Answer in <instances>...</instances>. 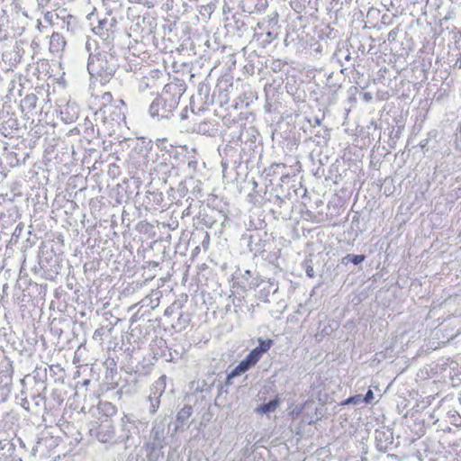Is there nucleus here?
<instances>
[{"label":"nucleus","mask_w":461,"mask_h":461,"mask_svg":"<svg viewBox=\"0 0 461 461\" xmlns=\"http://www.w3.org/2000/svg\"><path fill=\"white\" fill-rule=\"evenodd\" d=\"M185 92V85L183 82L173 81L167 84L161 94L149 105V115L161 119L170 118Z\"/></svg>","instance_id":"obj_1"},{"label":"nucleus","mask_w":461,"mask_h":461,"mask_svg":"<svg viewBox=\"0 0 461 461\" xmlns=\"http://www.w3.org/2000/svg\"><path fill=\"white\" fill-rule=\"evenodd\" d=\"M118 66L117 59L111 53L99 51L89 54L87 62L88 73L92 78L99 80L102 85L110 82Z\"/></svg>","instance_id":"obj_2"},{"label":"nucleus","mask_w":461,"mask_h":461,"mask_svg":"<svg viewBox=\"0 0 461 461\" xmlns=\"http://www.w3.org/2000/svg\"><path fill=\"white\" fill-rule=\"evenodd\" d=\"M278 14L276 13L267 15L259 22L255 29L254 37L260 41L261 45L266 47L280 34V25L278 23Z\"/></svg>","instance_id":"obj_3"},{"label":"nucleus","mask_w":461,"mask_h":461,"mask_svg":"<svg viewBox=\"0 0 461 461\" xmlns=\"http://www.w3.org/2000/svg\"><path fill=\"white\" fill-rule=\"evenodd\" d=\"M166 389V376H160L157 381H155L150 388L149 394L147 398V409L150 415H153L157 412L158 409L160 405V398L163 395Z\"/></svg>","instance_id":"obj_4"},{"label":"nucleus","mask_w":461,"mask_h":461,"mask_svg":"<svg viewBox=\"0 0 461 461\" xmlns=\"http://www.w3.org/2000/svg\"><path fill=\"white\" fill-rule=\"evenodd\" d=\"M95 115H101L104 122L111 121L120 124L121 122L125 120L124 102L118 100L112 105L100 106Z\"/></svg>","instance_id":"obj_5"},{"label":"nucleus","mask_w":461,"mask_h":461,"mask_svg":"<svg viewBox=\"0 0 461 461\" xmlns=\"http://www.w3.org/2000/svg\"><path fill=\"white\" fill-rule=\"evenodd\" d=\"M92 435H95L96 438L102 443L112 442L115 436V429L113 420L107 416L104 417L96 428L90 429Z\"/></svg>","instance_id":"obj_6"},{"label":"nucleus","mask_w":461,"mask_h":461,"mask_svg":"<svg viewBox=\"0 0 461 461\" xmlns=\"http://www.w3.org/2000/svg\"><path fill=\"white\" fill-rule=\"evenodd\" d=\"M20 122L17 117L9 112L0 113V132L5 137H13L18 133Z\"/></svg>","instance_id":"obj_7"},{"label":"nucleus","mask_w":461,"mask_h":461,"mask_svg":"<svg viewBox=\"0 0 461 461\" xmlns=\"http://www.w3.org/2000/svg\"><path fill=\"white\" fill-rule=\"evenodd\" d=\"M147 446L152 451L162 449L166 446L165 427L163 422H155L153 424L149 434V441Z\"/></svg>","instance_id":"obj_8"},{"label":"nucleus","mask_w":461,"mask_h":461,"mask_svg":"<svg viewBox=\"0 0 461 461\" xmlns=\"http://www.w3.org/2000/svg\"><path fill=\"white\" fill-rule=\"evenodd\" d=\"M448 424L456 428L461 427V414L457 411L448 410L442 420L437 419L433 422V425H438L437 430H442L444 432H449L451 430Z\"/></svg>","instance_id":"obj_9"},{"label":"nucleus","mask_w":461,"mask_h":461,"mask_svg":"<svg viewBox=\"0 0 461 461\" xmlns=\"http://www.w3.org/2000/svg\"><path fill=\"white\" fill-rule=\"evenodd\" d=\"M164 77L163 71L159 69H151L146 76L142 77L139 82V91L156 90L159 87V80Z\"/></svg>","instance_id":"obj_10"},{"label":"nucleus","mask_w":461,"mask_h":461,"mask_svg":"<svg viewBox=\"0 0 461 461\" xmlns=\"http://www.w3.org/2000/svg\"><path fill=\"white\" fill-rule=\"evenodd\" d=\"M59 117L62 122L70 124L78 118L79 107L76 102L68 101L64 104H59Z\"/></svg>","instance_id":"obj_11"},{"label":"nucleus","mask_w":461,"mask_h":461,"mask_svg":"<svg viewBox=\"0 0 461 461\" xmlns=\"http://www.w3.org/2000/svg\"><path fill=\"white\" fill-rule=\"evenodd\" d=\"M291 7L297 14H313L317 10V0H291Z\"/></svg>","instance_id":"obj_12"},{"label":"nucleus","mask_w":461,"mask_h":461,"mask_svg":"<svg viewBox=\"0 0 461 461\" xmlns=\"http://www.w3.org/2000/svg\"><path fill=\"white\" fill-rule=\"evenodd\" d=\"M258 298L267 303L268 296L270 294H275L278 291V283L275 279L262 280L258 285Z\"/></svg>","instance_id":"obj_13"},{"label":"nucleus","mask_w":461,"mask_h":461,"mask_svg":"<svg viewBox=\"0 0 461 461\" xmlns=\"http://www.w3.org/2000/svg\"><path fill=\"white\" fill-rule=\"evenodd\" d=\"M273 345L272 339H258V346L253 348L248 355L247 357L252 362V364L256 365L262 355L267 352Z\"/></svg>","instance_id":"obj_14"},{"label":"nucleus","mask_w":461,"mask_h":461,"mask_svg":"<svg viewBox=\"0 0 461 461\" xmlns=\"http://www.w3.org/2000/svg\"><path fill=\"white\" fill-rule=\"evenodd\" d=\"M135 428V420L132 414H124L121 419V435L119 436V441L127 442L131 436V430Z\"/></svg>","instance_id":"obj_15"},{"label":"nucleus","mask_w":461,"mask_h":461,"mask_svg":"<svg viewBox=\"0 0 461 461\" xmlns=\"http://www.w3.org/2000/svg\"><path fill=\"white\" fill-rule=\"evenodd\" d=\"M194 132L214 136L218 132V122L214 121H203L198 123H194L192 127Z\"/></svg>","instance_id":"obj_16"},{"label":"nucleus","mask_w":461,"mask_h":461,"mask_svg":"<svg viewBox=\"0 0 461 461\" xmlns=\"http://www.w3.org/2000/svg\"><path fill=\"white\" fill-rule=\"evenodd\" d=\"M444 372L447 373L453 385L461 383V363L454 360H448L445 363Z\"/></svg>","instance_id":"obj_17"},{"label":"nucleus","mask_w":461,"mask_h":461,"mask_svg":"<svg viewBox=\"0 0 461 461\" xmlns=\"http://www.w3.org/2000/svg\"><path fill=\"white\" fill-rule=\"evenodd\" d=\"M375 445L379 451H386L393 444V436L389 431L376 429L375 431Z\"/></svg>","instance_id":"obj_18"},{"label":"nucleus","mask_w":461,"mask_h":461,"mask_svg":"<svg viewBox=\"0 0 461 461\" xmlns=\"http://www.w3.org/2000/svg\"><path fill=\"white\" fill-rule=\"evenodd\" d=\"M267 7V0H242L241 8L249 14L262 13Z\"/></svg>","instance_id":"obj_19"},{"label":"nucleus","mask_w":461,"mask_h":461,"mask_svg":"<svg viewBox=\"0 0 461 461\" xmlns=\"http://www.w3.org/2000/svg\"><path fill=\"white\" fill-rule=\"evenodd\" d=\"M267 196V200L273 203L274 205L281 208L286 201L288 200V195L284 194V192H279L278 188H271V190H267L265 193Z\"/></svg>","instance_id":"obj_20"},{"label":"nucleus","mask_w":461,"mask_h":461,"mask_svg":"<svg viewBox=\"0 0 461 461\" xmlns=\"http://www.w3.org/2000/svg\"><path fill=\"white\" fill-rule=\"evenodd\" d=\"M66 41L59 32H53L50 41V50L53 53L59 52L64 50Z\"/></svg>","instance_id":"obj_21"},{"label":"nucleus","mask_w":461,"mask_h":461,"mask_svg":"<svg viewBox=\"0 0 461 461\" xmlns=\"http://www.w3.org/2000/svg\"><path fill=\"white\" fill-rule=\"evenodd\" d=\"M38 102V96L35 94H29L21 101V108L23 113H32L35 108Z\"/></svg>","instance_id":"obj_22"},{"label":"nucleus","mask_w":461,"mask_h":461,"mask_svg":"<svg viewBox=\"0 0 461 461\" xmlns=\"http://www.w3.org/2000/svg\"><path fill=\"white\" fill-rule=\"evenodd\" d=\"M60 23V27L62 29H66L68 32L72 33H75L78 27L77 19L71 14L61 16Z\"/></svg>","instance_id":"obj_23"},{"label":"nucleus","mask_w":461,"mask_h":461,"mask_svg":"<svg viewBox=\"0 0 461 461\" xmlns=\"http://www.w3.org/2000/svg\"><path fill=\"white\" fill-rule=\"evenodd\" d=\"M254 366L255 365L252 364V362L246 357L229 374L230 375V377L235 378V377L240 375L241 374L247 372L249 369H250Z\"/></svg>","instance_id":"obj_24"},{"label":"nucleus","mask_w":461,"mask_h":461,"mask_svg":"<svg viewBox=\"0 0 461 461\" xmlns=\"http://www.w3.org/2000/svg\"><path fill=\"white\" fill-rule=\"evenodd\" d=\"M280 404V399L276 396L275 399L268 402L263 403L257 408V412L260 414H267L274 412Z\"/></svg>","instance_id":"obj_25"},{"label":"nucleus","mask_w":461,"mask_h":461,"mask_svg":"<svg viewBox=\"0 0 461 461\" xmlns=\"http://www.w3.org/2000/svg\"><path fill=\"white\" fill-rule=\"evenodd\" d=\"M140 303L149 306L152 310L156 309L159 304V292L152 293L146 296Z\"/></svg>","instance_id":"obj_26"},{"label":"nucleus","mask_w":461,"mask_h":461,"mask_svg":"<svg viewBox=\"0 0 461 461\" xmlns=\"http://www.w3.org/2000/svg\"><path fill=\"white\" fill-rule=\"evenodd\" d=\"M56 10L50 9V11H45L44 13V20L50 26L59 25V21L61 19L60 14L55 13Z\"/></svg>","instance_id":"obj_27"},{"label":"nucleus","mask_w":461,"mask_h":461,"mask_svg":"<svg viewBox=\"0 0 461 461\" xmlns=\"http://www.w3.org/2000/svg\"><path fill=\"white\" fill-rule=\"evenodd\" d=\"M38 9L45 11L46 9L58 10L60 3L57 0H36Z\"/></svg>","instance_id":"obj_28"},{"label":"nucleus","mask_w":461,"mask_h":461,"mask_svg":"<svg viewBox=\"0 0 461 461\" xmlns=\"http://www.w3.org/2000/svg\"><path fill=\"white\" fill-rule=\"evenodd\" d=\"M193 413V409L190 405H185L178 412H177V415H176V421L180 424V425H183L189 418L190 416L192 415Z\"/></svg>","instance_id":"obj_29"},{"label":"nucleus","mask_w":461,"mask_h":461,"mask_svg":"<svg viewBox=\"0 0 461 461\" xmlns=\"http://www.w3.org/2000/svg\"><path fill=\"white\" fill-rule=\"evenodd\" d=\"M347 404H353V405H359L362 404V394H356L353 396H350L347 398L346 400L342 401L340 405H347Z\"/></svg>","instance_id":"obj_30"},{"label":"nucleus","mask_w":461,"mask_h":461,"mask_svg":"<svg viewBox=\"0 0 461 461\" xmlns=\"http://www.w3.org/2000/svg\"><path fill=\"white\" fill-rule=\"evenodd\" d=\"M115 102H113V95L110 92H105L101 96V106L103 105H112Z\"/></svg>","instance_id":"obj_31"},{"label":"nucleus","mask_w":461,"mask_h":461,"mask_svg":"<svg viewBox=\"0 0 461 461\" xmlns=\"http://www.w3.org/2000/svg\"><path fill=\"white\" fill-rule=\"evenodd\" d=\"M400 32V29L398 27L393 28L387 36V41L389 43L394 42L397 39V36Z\"/></svg>","instance_id":"obj_32"},{"label":"nucleus","mask_w":461,"mask_h":461,"mask_svg":"<svg viewBox=\"0 0 461 461\" xmlns=\"http://www.w3.org/2000/svg\"><path fill=\"white\" fill-rule=\"evenodd\" d=\"M285 164H283V163H276V164H273V165L269 167V173H268V175H271V174H278L280 169H285Z\"/></svg>","instance_id":"obj_33"},{"label":"nucleus","mask_w":461,"mask_h":461,"mask_svg":"<svg viewBox=\"0 0 461 461\" xmlns=\"http://www.w3.org/2000/svg\"><path fill=\"white\" fill-rule=\"evenodd\" d=\"M108 23H109L108 19L100 20L98 23V25L94 28L95 32L97 33L99 31H103L104 29L108 31V28L106 27V25Z\"/></svg>","instance_id":"obj_34"},{"label":"nucleus","mask_w":461,"mask_h":461,"mask_svg":"<svg viewBox=\"0 0 461 461\" xmlns=\"http://www.w3.org/2000/svg\"><path fill=\"white\" fill-rule=\"evenodd\" d=\"M366 256L365 255H352L350 254V262L354 265H359L363 261H365Z\"/></svg>","instance_id":"obj_35"},{"label":"nucleus","mask_w":461,"mask_h":461,"mask_svg":"<svg viewBox=\"0 0 461 461\" xmlns=\"http://www.w3.org/2000/svg\"><path fill=\"white\" fill-rule=\"evenodd\" d=\"M374 399V393L369 389L366 393L362 395V403H369Z\"/></svg>","instance_id":"obj_36"},{"label":"nucleus","mask_w":461,"mask_h":461,"mask_svg":"<svg viewBox=\"0 0 461 461\" xmlns=\"http://www.w3.org/2000/svg\"><path fill=\"white\" fill-rule=\"evenodd\" d=\"M148 194L149 195H152L153 196V200L154 202L157 203V204H159L160 202L162 201V194L161 193H151V192H148Z\"/></svg>","instance_id":"obj_37"},{"label":"nucleus","mask_w":461,"mask_h":461,"mask_svg":"<svg viewBox=\"0 0 461 461\" xmlns=\"http://www.w3.org/2000/svg\"><path fill=\"white\" fill-rule=\"evenodd\" d=\"M306 275L309 276V277H314V270H313V267L312 266H307L306 267Z\"/></svg>","instance_id":"obj_38"},{"label":"nucleus","mask_w":461,"mask_h":461,"mask_svg":"<svg viewBox=\"0 0 461 461\" xmlns=\"http://www.w3.org/2000/svg\"><path fill=\"white\" fill-rule=\"evenodd\" d=\"M102 335H103V330L98 329L94 332L93 339H96L98 338L101 339Z\"/></svg>","instance_id":"obj_39"},{"label":"nucleus","mask_w":461,"mask_h":461,"mask_svg":"<svg viewBox=\"0 0 461 461\" xmlns=\"http://www.w3.org/2000/svg\"><path fill=\"white\" fill-rule=\"evenodd\" d=\"M234 379V377H230V375L228 373L227 374V377H226V381H225V384L227 386H230L232 384V380Z\"/></svg>","instance_id":"obj_40"},{"label":"nucleus","mask_w":461,"mask_h":461,"mask_svg":"<svg viewBox=\"0 0 461 461\" xmlns=\"http://www.w3.org/2000/svg\"><path fill=\"white\" fill-rule=\"evenodd\" d=\"M341 262H342V264H345V265L349 263L350 262V254H348L345 257H343L341 259Z\"/></svg>","instance_id":"obj_41"},{"label":"nucleus","mask_w":461,"mask_h":461,"mask_svg":"<svg viewBox=\"0 0 461 461\" xmlns=\"http://www.w3.org/2000/svg\"><path fill=\"white\" fill-rule=\"evenodd\" d=\"M343 59L347 61H349L351 59V55L348 51H347V53H345V55L343 56Z\"/></svg>","instance_id":"obj_42"},{"label":"nucleus","mask_w":461,"mask_h":461,"mask_svg":"<svg viewBox=\"0 0 461 461\" xmlns=\"http://www.w3.org/2000/svg\"><path fill=\"white\" fill-rule=\"evenodd\" d=\"M454 66H455V68H461V59L460 60H456Z\"/></svg>","instance_id":"obj_43"},{"label":"nucleus","mask_w":461,"mask_h":461,"mask_svg":"<svg viewBox=\"0 0 461 461\" xmlns=\"http://www.w3.org/2000/svg\"><path fill=\"white\" fill-rule=\"evenodd\" d=\"M314 122H315V125H321V119L315 118Z\"/></svg>","instance_id":"obj_44"},{"label":"nucleus","mask_w":461,"mask_h":461,"mask_svg":"<svg viewBox=\"0 0 461 461\" xmlns=\"http://www.w3.org/2000/svg\"><path fill=\"white\" fill-rule=\"evenodd\" d=\"M287 178H288V176L283 174L282 176H281V181L284 182L285 179H287Z\"/></svg>","instance_id":"obj_45"},{"label":"nucleus","mask_w":461,"mask_h":461,"mask_svg":"<svg viewBox=\"0 0 461 461\" xmlns=\"http://www.w3.org/2000/svg\"><path fill=\"white\" fill-rule=\"evenodd\" d=\"M170 309L167 308L166 311H165V315H169L170 314Z\"/></svg>","instance_id":"obj_46"},{"label":"nucleus","mask_w":461,"mask_h":461,"mask_svg":"<svg viewBox=\"0 0 461 461\" xmlns=\"http://www.w3.org/2000/svg\"><path fill=\"white\" fill-rule=\"evenodd\" d=\"M115 23V20H114V19H111V20H110V25H111V26H113V23Z\"/></svg>","instance_id":"obj_47"},{"label":"nucleus","mask_w":461,"mask_h":461,"mask_svg":"<svg viewBox=\"0 0 461 461\" xmlns=\"http://www.w3.org/2000/svg\"><path fill=\"white\" fill-rule=\"evenodd\" d=\"M458 402L461 404V392L458 393Z\"/></svg>","instance_id":"obj_48"},{"label":"nucleus","mask_w":461,"mask_h":461,"mask_svg":"<svg viewBox=\"0 0 461 461\" xmlns=\"http://www.w3.org/2000/svg\"><path fill=\"white\" fill-rule=\"evenodd\" d=\"M250 273H251V271H250V270H246V271H245V274H246V275H249Z\"/></svg>","instance_id":"obj_49"},{"label":"nucleus","mask_w":461,"mask_h":461,"mask_svg":"<svg viewBox=\"0 0 461 461\" xmlns=\"http://www.w3.org/2000/svg\"><path fill=\"white\" fill-rule=\"evenodd\" d=\"M89 384V380H86V381L84 382V384Z\"/></svg>","instance_id":"obj_50"},{"label":"nucleus","mask_w":461,"mask_h":461,"mask_svg":"<svg viewBox=\"0 0 461 461\" xmlns=\"http://www.w3.org/2000/svg\"><path fill=\"white\" fill-rule=\"evenodd\" d=\"M41 22H40V21H38V28H39V29L41 28Z\"/></svg>","instance_id":"obj_51"}]
</instances>
